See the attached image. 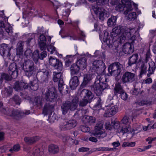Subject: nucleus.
I'll list each match as a JSON object with an SVG mask.
<instances>
[{
    "label": "nucleus",
    "instance_id": "nucleus-54",
    "mask_svg": "<svg viewBox=\"0 0 156 156\" xmlns=\"http://www.w3.org/2000/svg\"><path fill=\"white\" fill-rule=\"evenodd\" d=\"M128 19L130 21L134 20L136 18V12L130 13L128 15Z\"/></svg>",
    "mask_w": 156,
    "mask_h": 156
},
{
    "label": "nucleus",
    "instance_id": "nucleus-14",
    "mask_svg": "<svg viewBox=\"0 0 156 156\" xmlns=\"http://www.w3.org/2000/svg\"><path fill=\"white\" fill-rule=\"evenodd\" d=\"M118 110V108L116 105L108 107L106 109L104 116L106 117H111L115 114Z\"/></svg>",
    "mask_w": 156,
    "mask_h": 156
},
{
    "label": "nucleus",
    "instance_id": "nucleus-45",
    "mask_svg": "<svg viewBox=\"0 0 156 156\" xmlns=\"http://www.w3.org/2000/svg\"><path fill=\"white\" fill-rule=\"evenodd\" d=\"M5 94H2L5 97H7L9 96L12 94V88L9 87L8 88H5L4 91Z\"/></svg>",
    "mask_w": 156,
    "mask_h": 156
},
{
    "label": "nucleus",
    "instance_id": "nucleus-17",
    "mask_svg": "<svg viewBox=\"0 0 156 156\" xmlns=\"http://www.w3.org/2000/svg\"><path fill=\"white\" fill-rule=\"evenodd\" d=\"M136 32L135 28L128 29L126 27V30L125 31L124 33H123L122 36V39H121V41H124L127 38H129L131 36L133 35Z\"/></svg>",
    "mask_w": 156,
    "mask_h": 156
},
{
    "label": "nucleus",
    "instance_id": "nucleus-9",
    "mask_svg": "<svg viewBox=\"0 0 156 156\" xmlns=\"http://www.w3.org/2000/svg\"><path fill=\"white\" fill-rule=\"evenodd\" d=\"M11 113L9 115L13 117L14 119L17 120L19 119L30 113V110L22 111L17 109H14L11 111Z\"/></svg>",
    "mask_w": 156,
    "mask_h": 156
},
{
    "label": "nucleus",
    "instance_id": "nucleus-10",
    "mask_svg": "<svg viewBox=\"0 0 156 156\" xmlns=\"http://www.w3.org/2000/svg\"><path fill=\"white\" fill-rule=\"evenodd\" d=\"M50 65L53 66L55 69L59 70L62 68V63L58 59L51 57L49 59Z\"/></svg>",
    "mask_w": 156,
    "mask_h": 156
},
{
    "label": "nucleus",
    "instance_id": "nucleus-2",
    "mask_svg": "<svg viewBox=\"0 0 156 156\" xmlns=\"http://www.w3.org/2000/svg\"><path fill=\"white\" fill-rule=\"evenodd\" d=\"M102 76L100 75L97 76L94 84L91 87V90L98 96H101L103 90L108 87V84L102 81Z\"/></svg>",
    "mask_w": 156,
    "mask_h": 156
},
{
    "label": "nucleus",
    "instance_id": "nucleus-27",
    "mask_svg": "<svg viewBox=\"0 0 156 156\" xmlns=\"http://www.w3.org/2000/svg\"><path fill=\"white\" fill-rule=\"evenodd\" d=\"M124 90L123 87L121 85V83L119 82L116 83L115 85L113 91L114 95H118L122 92Z\"/></svg>",
    "mask_w": 156,
    "mask_h": 156
},
{
    "label": "nucleus",
    "instance_id": "nucleus-12",
    "mask_svg": "<svg viewBox=\"0 0 156 156\" xmlns=\"http://www.w3.org/2000/svg\"><path fill=\"white\" fill-rule=\"evenodd\" d=\"M81 97L86 99L91 102L94 98V95L92 92L88 90L84 89L79 94Z\"/></svg>",
    "mask_w": 156,
    "mask_h": 156
},
{
    "label": "nucleus",
    "instance_id": "nucleus-36",
    "mask_svg": "<svg viewBox=\"0 0 156 156\" xmlns=\"http://www.w3.org/2000/svg\"><path fill=\"white\" fill-rule=\"evenodd\" d=\"M41 76V80L42 82H46L48 81V76L49 74L48 71L45 70V71H41L40 73Z\"/></svg>",
    "mask_w": 156,
    "mask_h": 156
},
{
    "label": "nucleus",
    "instance_id": "nucleus-48",
    "mask_svg": "<svg viewBox=\"0 0 156 156\" xmlns=\"http://www.w3.org/2000/svg\"><path fill=\"white\" fill-rule=\"evenodd\" d=\"M33 154L34 156H41L43 152L40 151L39 148L36 147L34 149Z\"/></svg>",
    "mask_w": 156,
    "mask_h": 156
},
{
    "label": "nucleus",
    "instance_id": "nucleus-13",
    "mask_svg": "<svg viewBox=\"0 0 156 156\" xmlns=\"http://www.w3.org/2000/svg\"><path fill=\"white\" fill-rule=\"evenodd\" d=\"M10 50V48L8 47V44H2L0 45V54L2 56L9 57L11 55Z\"/></svg>",
    "mask_w": 156,
    "mask_h": 156
},
{
    "label": "nucleus",
    "instance_id": "nucleus-64",
    "mask_svg": "<svg viewBox=\"0 0 156 156\" xmlns=\"http://www.w3.org/2000/svg\"><path fill=\"white\" fill-rule=\"evenodd\" d=\"M47 50L48 52L52 54L55 51V48L50 45L47 47Z\"/></svg>",
    "mask_w": 156,
    "mask_h": 156
},
{
    "label": "nucleus",
    "instance_id": "nucleus-19",
    "mask_svg": "<svg viewBox=\"0 0 156 156\" xmlns=\"http://www.w3.org/2000/svg\"><path fill=\"white\" fill-rule=\"evenodd\" d=\"M81 76V73H80L78 74V76H74L72 77L69 83L70 87L71 89H74L79 85V82L78 77Z\"/></svg>",
    "mask_w": 156,
    "mask_h": 156
},
{
    "label": "nucleus",
    "instance_id": "nucleus-49",
    "mask_svg": "<svg viewBox=\"0 0 156 156\" xmlns=\"http://www.w3.org/2000/svg\"><path fill=\"white\" fill-rule=\"evenodd\" d=\"M14 89L17 91H20L22 90V87L21 85V82L16 81L15 83L14 87Z\"/></svg>",
    "mask_w": 156,
    "mask_h": 156
},
{
    "label": "nucleus",
    "instance_id": "nucleus-52",
    "mask_svg": "<svg viewBox=\"0 0 156 156\" xmlns=\"http://www.w3.org/2000/svg\"><path fill=\"white\" fill-rule=\"evenodd\" d=\"M26 75L29 77L31 76L35 72V70L24 69Z\"/></svg>",
    "mask_w": 156,
    "mask_h": 156
},
{
    "label": "nucleus",
    "instance_id": "nucleus-29",
    "mask_svg": "<svg viewBox=\"0 0 156 156\" xmlns=\"http://www.w3.org/2000/svg\"><path fill=\"white\" fill-rule=\"evenodd\" d=\"M22 102V100L20 97L17 95H14L9 100V102L12 104H15L19 105Z\"/></svg>",
    "mask_w": 156,
    "mask_h": 156
},
{
    "label": "nucleus",
    "instance_id": "nucleus-43",
    "mask_svg": "<svg viewBox=\"0 0 156 156\" xmlns=\"http://www.w3.org/2000/svg\"><path fill=\"white\" fill-rule=\"evenodd\" d=\"M131 129L130 126H122L120 129L119 130V133H122L123 134L127 133L129 132V130Z\"/></svg>",
    "mask_w": 156,
    "mask_h": 156
},
{
    "label": "nucleus",
    "instance_id": "nucleus-63",
    "mask_svg": "<svg viewBox=\"0 0 156 156\" xmlns=\"http://www.w3.org/2000/svg\"><path fill=\"white\" fill-rule=\"evenodd\" d=\"M48 120L49 122L51 123L55 121V120H57V117L55 114H53L51 116L49 117Z\"/></svg>",
    "mask_w": 156,
    "mask_h": 156
},
{
    "label": "nucleus",
    "instance_id": "nucleus-35",
    "mask_svg": "<svg viewBox=\"0 0 156 156\" xmlns=\"http://www.w3.org/2000/svg\"><path fill=\"white\" fill-rule=\"evenodd\" d=\"M62 139L65 144L68 146L73 144L74 143L73 139L69 136H63Z\"/></svg>",
    "mask_w": 156,
    "mask_h": 156
},
{
    "label": "nucleus",
    "instance_id": "nucleus-32",
    "mask_svg": "<svg viewBox=\"0 0 156 156\" xmlns=\"http://www.w3.org/2000/svg\"><path fill=\"white\" fill-rule=\"evenodd\" d=\"M147 64H146V63L145 62L143 61L142 62L140 68V77L141 78L143 75L146 73L147 71Z\"/></svg>",
    "mask_w": 156,
    "mask_h": 156
},
{
    "label": "nucleus",
    "instance_id": "nucleus-5",
    "mask_svg": "<svg viewBox=\"0 0 156 156\" xmlns=\"http://www.w3.org/2000/svg\"><path fill=\"white\" fill-rule=\"evenodd\" d=\"M77 122L75 119L70 120L69 121H64L59 124V128L62 130L70 129L75 127L77 125Z\"/></svg>",
    "mask_w": 156,
    "mask_h": 156
},
{
    "label": "nucleus",
    "instance_id": "nucleus-26",
    "mask_svg": "<svg viewBox=\"0 0 156 156\" xmlns=\"http://www.w3.org/2000/svg\"><path fill=\"white\" fill-rule=\"evenodd\" d=\"M81 69L76 64H72L70 67L71 74V76L77 75L78 76L79 70Z\"/></svg>",
    "mask_w": 156,
    "mask_h": 156
},
{
    "label": "nucleus",
    "instance_id": "nucleus-4",
    "mask_svg": "<svg viewBox=\"0 0 156 156\" xmlns=\"http://www.w3.org/2000/svg\"><path fill=\"white\" fill-rule=\"evenodd\" d=\"M122 67V65L119 62L113 63L108 67L109 73L111 75L118 76L120 74Z\"/></svg>",
    "mask_w": 156,
    "mask_h": 156
},
{
    "label": "nucleus",
    "instance_id": "nucleus-31",
    "mask_svg": "<svg viewBox=\"0 0 156 156\" xmlns=\"http://www.w3.org/2000/svg\"><path fill=\"white\" fill-rule=\"evenodd\" d=\"M86 59L85 57L82 58L78 60L76 62L77 65L81 69H83L87 66Z\"/></svg>",
    "mask_w": 156,
    "mask_h": 156
},
{
    "label": "nucleus",
    "instance_id": "nucleus-23",
    "mask_svg": "<svg viewBox=\"0 0 156 156\" xmlns=\"http://www.w3.org/2000/svg\"><path fill=\"white\" fill-rule=\"evenodd\" d=\"M39 139V137L38 136L25 137L24 138V141L26 144L30 145L36 142Z\"/></svg>",
    "mask_w": 156,
    "mask_h": 156
},
{
    "label": "nucleus",
    "instance_id": "nucleus-59",
    "mask_svg": "<svg viewBox=\"0 0 156 156\" xmlns=\"http://www.w3.org/2000/svg\"><path fill=\"white\" fill-rule=\"evenodd\" d=\"M151 54L149 50H148L145 55V62L147 64V62L151 60Z\"/></svg>",
    "mask_w": 156,
    "mask_h": 156
},
{
    "label": "nucleus",
    "instance_id": "nucleus-42",
    "mask_svg": "<svg viewBox=\"0 0 156 156\" xmlns=\"http://www.w3.org/2000/svg\"><path fill=\"white\" fill-rule=\"evenodd\" d=\"M79 101V98L77 96L74 97L71 102V104L72 106V109H75L78 106V102Z\"/></svg>",
    "mask_w": 156,
    "mask_h": 156
},
{
    "label": "nucleus",
    "instance_id": "nucleus-8",
    "mask_svg": "<svg viewBox=\"0 0 156 156\" xmlns=\"http://www.w3.org/2000/svg\"><path fill=\"white\" fill-rule=\"evenodd\" d=\"M57 98L56 91L54 87L49 88L45 93V98L47 101L54 102Z\"/></svg>",
    "mask_w": 156,
    "mask_h": 156
},
{
    "label": "nucleus",
    "instance_id": "nucleus-33",
    "mask_svg": "<svg viewBox=\"0 0 156 156\" xmlns=\"http://www.w3.org/2000/svg\"><path fill=\"white\" fill-rule=\"evenodd\" d=\"M24 46V42L20 41L17 44L16 48V54L19 55H22L23 48Z\"/></svg>",
    "mask_w": 156,
    "mask_h": 156
},
{
    "label": "nucleus",
    "instance_id": "nucleus-20",
    "mask_svg": "<svg viewBox=\"0 0 156 156\" xmlns=\"http://www.w3.org/2000/svg\"><path fill=\"white\" fill-rule=\"evenodd\" d=\"M121 2L125 9V11L124 12L125 14H127L129 12L132 10L131 1L129 0H121Z\"/></svg>",
    "mask_w": 156,
    "mask_h": 156
},
{
    "label": "nucleus",
    "instance_id": "nucleus-44",
    "mask_svg": "<svg viewBox=\"0 0 156 156\" xmlns=\"http://www.w3.org/2000/svg\"><path fill=\"white\" fill-rule=\"evenodd\" d=\"M42 101V98L40 97H37L35 99L34 104V105H36L37 107L40 108L43 105Z\"/></svg>",
    "mask_w": 156,
    "mask_h": 156
},
{
    "label": "nucleus",
    "instance_id": "nucleus-62",
    "mask_svg": "<svg viewBox=\"0 0 156 156\" xmlns=\"http://www.w3.org/2000/svg\"><path fill=\"white\" fill-rule=\"evenodd\" d=\"M109 0H97V6L101 5L104 4H107L109 2Z\"/></svg>",
    "mask_w": 156,
    "mask_h": 156
},
{
    "label": "nucleus",
    "instance_id": "nucleus-38",
    "mask_svg": "<svg viewBox=\"0 0 156 156\" xmlns=\"http://www.w3.org/2000/svg\"><path fill=\"white\" fill-rule=\"evenodd\" d=\"M48 150L50 153L54 154L58 152L59 148L56 145L51 144L48 146Z\"/></svg>",
    "mask_w": 156,
    "mask_h": 156
},
{
    "label": "nucleus",
    "instance_id": "nucleus-56",
    "mask_svg": "<svg viewBox=\"0 0 156 156\" xmlns=\"http://www.w3.org/2000/svg\"><path fill=\"white\" fill-rule=\"evenodd\" d=\"M70 12V10L69 9H66L64 12H63V18L66 21H68V17Z\"/></svg>",
    "mask_w": 156,
    "mask_h": 156
},
{
    "label": "nucleus",
    "instance_id": "nucleus-16",
    "mask_svg": "<svg viewBox=\"0 0 156 156\" xmlns=\"http://www.w3.org/2000/svg\"><path fill=\"white\" fill-rule=\"evenodd\" d=\"M97 63L100 64V65L99 66H98V67L95 68L96 71L98 74L101 75L103 73L105 69V64L102 60H98L94 62L93 63V65L96 66Z\"/></svg>",
    "mask_w": 156,
    "mask_h": 156
},
{
    "label": "nucleus",
    "instance_id": "nucleus-47",
    "mask_svg": "<svg viewBox=\"0 0 156 156\" xmlns=\"http://www.w3.org/2000/svg\"><path fill=\"white\" fill-rule=\"evenodd\" d=\"M111 124L113 128L117 130V132L119 133V130L120 129L122 126L120 125V122H112Z\"/></svg>",
    "mask_w": 156,
    "mask_h": 156
},
{
    "label": "nucleus",
    "instance_id": "nucleus-18",
    "mask_svg": "<svg viewBox=\"0 0 156 156\" xmlns=\"http://www.w3.org/2000/svg\"><path fill=\"white\" fill-rule=\"evenodd\" d=\"M134 46L133 43H126L123 46L122 51L125 54H129L134 51Z\"/></svg>",
    "mask_w": 156,
    "mask_h": 156
},
{
    "label": "nucleus",
    "instance_id": "nucleus-46",
    "mask_svg": "<svg viewBox=\"0 0 156 156\" xmlns=\"http://www.w3.org/2000/svg\"><path fill=\"white\" fill-rule=\"evenodd\" d=\"M12 78H13V77L11 75V76L5 73H3L1 74V79L3 81V80H5L6 81L10 80Z\"/></svg>",
    "mask_w": 156,
    "mask_h": 156
},
{
    "label": "nucleus",
    "instance_id": "nucleus-41",
    "mask_svg": "<svg viewBox=\"0 0 156 156\" xmlns=\"http://www.w3.org/2000/svg\"><path fill=\"white\" fill-rule=\"evenodd\" d=\"M138 105L140 106L144 105H151V101L145 99L139 100L136 102Z\"/></svg>",
    "mask_w": 156,
    "mask_h": 156
},
{
    "label": "nucleus",
    "instance_id": "nucleus-60",
    "mask_svg": "<svg viewBox=\"0 0 156 156\" xmlns=\"http://www.w3.org/2000/svg\"><path fill=\"white\" fill-rule=\"evenodd\" d=\"M38 44L41 50H45L48 47L46 42H39Z\"/></svg>",
    "mask_w": 156,
    "mask_h": 156
},
{
    "label": "nucleus",
    "instance_id": "nucleus-7",
    "mask_svg": "<svg viewBox=\"0 0 156 156\" xmlns=\"http://www.w3.org/2000/svg\"><path fill=\"white\" fill-rule=\"evenodd\" d=\"M136 79L135 74L129 72H126L123 75L121 81L124 83H130L135 81Z\"/></svg>",
    "mask_w": 156,
    "mask_h": 156
},
{
    "label": "nucleus",
    "instance_id": "nucleus-21",
    "mask_svg": "<svg viewBox=\"0 0 156 156\" xmlns=\"http://www.w3.org/2000/svg\"><path fill=\"white\" fill-rule=\"evenodd\" d=\"M9 72L12 75L13 78H15L18 76L17 67L15 63H12L9 66Z\"/></svg>",
    "mask_w": 156,
    "mask_h": 156
},
{
    "label": "nucleus",
    "instance_id": "nucleus-24",
    "mask_svg": "<svg viewBox=\"0 0 156 156\" xmlns=\"http://www.w3.org/2000/svg\"><path fill=\"white\" fill-rule=\"evenodd\" d=\"M149 67L147 70L148 73L147 76L148 77H150L151 75L153 74L156 68V66L154 62H149Z\"/></svg>",
    "mask_w": 156,
    "mask_h": 156
},
{
    "label": "nucleus",
    "instance_id": "nucleus-25",
    "mask_svg": "<svg viewBox=\"0 0 156 156\" xmlns=\"http://www.w3.org/2000/svg\"><path fill=\"white\" fill-rule=\"evenodd\" d=\"M138 59V55L137 54L133 55L130 57L129 58L127 66H132L133 65L136 64Z\"/></svg>",
    "mask_w": 156,
    "mask_h": 156
},
{
    "label": "nucleus",
    "instance_id": "nucleus-6",
    "mask_svg": "<svg viewBox=\"0 0 156 156\" xmlns=\"http://www.w3.org/2000/svg\"><path fill=\"white\" fill-rule=\"evenodd\" d=\"M103 126V124L102 122L97 124L95 126V131L93 133V135L99 139L102 138L106 136V133L102 129Z\"/></svg>",
    "mask_w": 156,
    "mask_h": 156
},
{
    "label": "nucleus",
    "instance_id": "nucleus-34",
    "mask_svg": "<svg viewBox=\"0 0 156 156\" xmlns=\"http://www.w3.org/2000/svg\"><path fill=\"white\" fill-rule=\"evenodd\" d=\"M92 76L90 74H86L84 75L83 81L81 85L83 87L86 86L92 79Z\"/></svg>",
    "mask_w": 156,
    "mask_h": 156
},
{
    "label": "nucleus",
    "instance_id": "nucleus-55",
    "mask_svg": "<svg viewBox=\"0 0 156 156\" xmlns=\"http://www.w3.org/2000/svg\"><path fill=\"white\" fill-rule=\"evenodd\" d=\"M122 124L126 125L127 126H130V122H129V117L126 116L124 117L121 120Z\"/></svg>",
    "mask_w": 156,
    "mask_h": 156
},
{
    "label": "nucleus",
    "instance_id": "nucleus-11",
    "mask_svg": "<svg viewBox=\"0 0 156 156\" xmlns=\"http://www.w3.org/2000/svg\"><path fill=\"white\" fill-rule=\"evenodd\" d=\"M92 9L95 14L98 15L99 19L101 20L104 19L105 14L106 12L103 8L99 7L98 6H92Z\"/></svg>",
    "mask_w": 156,
    "mask_h": 156
},
{
    "label": "nucleus",
    "instance_id": "nucleus-58",
    "mask_svg": "<svg viewBox=\"0 0 156 156\" xmlns=\"http://www.w3.org/2000/svg\"><path fill=\"white\" fill-rule=\"evenodd\" d=\"M27 45L32 46L35 43V39L31 37L28 38L26 41Z\"/></svg>",
    "mask_w": 156,
    "mask_h": 156
},
{
    "label": "nucleus",
    "instance_id": "nucleus-28",
    "mask_svg": "<svg viewBox=\"0 0 156 156\" xmlns=\"http://www.w3.org/2000/svg\"><path fill=\"white\" fill-rule=\"evenodd\" d=\"M23 68V69L35 70L34 69V62L29 60H28L25 62Z\"/></svg>",
    "mask_w": 156,
    "mask_h": 156
},
{
    "label": "nucleus",
    "instance_id": "nucleus-3",
    "mask_svg": "<svg viewBox=\"0 0 156 156\" xmlns=\"http://www.w3.org/2000/svg\"><path fill=\"white\" fill-rule=\"evenodd\" d=\"M53 80L55 82H58V90L61 93H65V90L64 87H66L64 84V81L62 78V73L61 72H54L53 73Z\"/></svg>",
    "mask_w": 156,
    "mask_h": 156
},
{
    "label": "nucleus",
    "instance_id": "nucleus-37",
    "mask_svg": "<svg viewBox=\"0 0 156 156\" xmlns=\"http://www.w3.org/2000/svg\"><path fill=\"white\" fill-rule=\"evenodd\" d=\"M54 108V106L49 104L45 105L43 109V112L44 115H47L48 112L52 111Z\"/></svg>",
    "mask_w": 156,
    "mask_h": 156
},
{
    "label": "nucleus",
    "instance_id": "nucleus-57",
    "mask_svg": "<svg viewBox=\"0 0 156 156\" xmlns=\"http://www.w3.org/2000/svg\"><path fill=\"white\" fill-rule=\"evenodd\" d=\"M30 12L36 16L40 14L42 11L40 9H36L33 8L31 9Z\"/></svg>",
    "mask_w": 156,
    "mask_h": 156
},
{
    "label": "nucleus",
    "instance_id": "nucleus-61",
    "mask_svg": "<svg viewBox=\"0 0 156 156\" xmlns=\"http://www.w3.org/2000/svg\"><path fill=\"white\" fill-rule=\"evenodd\" d=\"M115 10L119 12H121V11H124V12L125 11V9H124L123 5L122 4H119L117 5L115 8Z\"/></svg>",
    "mask_w": 156,
    "mask_h": 156
},
{
    "label": "nucleus",
    "instance_id": "nucleus-50",
    "mask_svg": "<svg viewBox=\"0 0 156 156\" xmlns=\"http://www.w3.org/2000/svg\"><path fill=\"white\" fill-rule=\"evenodd\" d=\"M20 146L19 144L14 145L12 148L9 149V151L12 153L19 151L20 149Z\"/></svg>",
    "mask_w": 156,
    "mask_h": 156
},
{
    "label": "nucleus",
    "instance_id": "nucleus-22",
    "mask_svg": "<svg viewBox=\"0 0 156 156\" xmlns=\"http://www.w3.org/2000/svg\"><path fill=\"white\" fill-rule=\"evenodd\" d=\"M83 121L85 124L91 125L95 122L96 119L94 117L86 115L83 117Z\"/></svg>",
    "mask_w": 156,
    "mask_h": 156
},
{
    "label": "nucleus",
    "instance_id": "nucleus-30",
    "mask_svg": "<svg viewBox=\"0 0 156 156\" xmlns=\"http://www.w3.org/2000/svg\"><path fill=\"white\" fill-rule=\"evenodd\" d=\"M0 27L5 28V30L8 33H11L12 31V27L8 23H5L3 21H0Z\"/></svg>",
    "mask_w": 156,
    "mask_h": 156
},
{
    "label": "nucleus",
    "instance_id": "nucleus-1",
    "mask_svg": "<svg viewBox=\"0 0 156 156\" xmlns=\"http://www.w3.org/2000/svg\"><path fill=\"white\" fill-rule=\"evenodd\" d=\"M126 26H121L120 25L117 26L113 28L111 33V36L109 37L108 33L106 31L104 33L103 41L107 45L115 41H118L122 43L124 41H121L122 39V36L123 33L126 30Z\"/></svg>",
    "mask_w": 156,
    "mask_h": 156
},
{
    "label": "nucleus",
    "instance_id": "nucleus-51",
    "mask_svg": "<svg viewBox=\"0 0 156 156\" xmlns=\"http://www.w3.org/2000/svg\"><path fill=\"white\" fill-rule=\"evenodd\" d=\"M36 53L37 54V57L38 58H40L41 59H43L47 55V53L46 51H43L42 52L40 55H39V54L38 53V51H36V52H35L33 54V55H34L35 53Z\"/></svg>",
    "mask_w": 156,
    "mask_h": 156
},
{
    "label": "nucleus",
    "instance_id": "nucleus-40",
    "mask_svg": "<svg viewBox=\"0 0 156 156\" xmlns=\"http://www.w3.org/2000/svg\"><path fill=\"white\" fill-rule=\"evenodd\" d=\"M29 86L31 89L34 91L37 90L38 88V85L37 81L35 80L31 81Z\"/></svg>",
    "mask_w": 156,
    "mask_h": 156
},
{
    "label": "nucleus",
    "instance_id": "nucleus-39",
    "mask_svg": "<svg viewBox=\"0 0 156 156\" xmlns=\"http://www.w3.org/2000/svg\"><path fill=\"white\" fill-rule=\"evenodd\" d=\"M117 19V16H112L111 18L108 19L107 23L108 26H111L115 25Z\"/></svg>",
    "mask_w": 156,
    "mask_h": 156
},
{
    "label": "nucleus",
    "instance_id": "nucleus-15",
    "mask_svg": "<svg viewBox=\"0 0 156 156\" xmlns=\"http://www.w3.org/2000/svg\"><path fill=\"white\" fill-rule=\"evenodd\" d=\"M72 107L70 101H64L61 106V110L62 114L65 115L67 113L69 110L72 111H74L75 109H72Z\"/></svg>",
    "mask_w": 156,
    "mask_h": 156
},
{
    "label": "nucleus",
    "instance_id": "nucleus-53",
    "mask_svg": "<svg viewBox=\"0 0 156 156\" xmlns=\"http://www.w3.org/2000/svg\"><path fill=\"white\" fill-rule=\"evenodd\" d=\"M91 102L83 98L82 99L80 100L79 103V106L81 107H84L86 106L88 103H90Z\"/></svg>",
    "mask_w": 156,
    "mask_h": 156
}]
</instances>
